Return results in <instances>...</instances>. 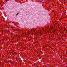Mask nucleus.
I'll list each match as a JSON object with an SVG mask.
<instances>
[{"mask_svg": "<svg viewBox=\"0 0 67 67\" xmlns=\"http://www.w3.org/2000/svg\"><path fill=\"white\" fill-rule=\"evenodd\" d=\"M44 1V0H40V1L41 2H42Z\"/></svg>", "mask_w": 67, "mask_h": 67, "instance_id": "obj_1", "label": "nucleus"}, {"mask_svg": "<svg viewBox=\"0 0 67 67\" xmlns=\"http://www.w3.org/2000/svg\"><path fill=\"white\" fill-rule=\"evenodd\" d=\"M18 14H19L18 13H17L16 14V15H18Z\"/></svg>", "mask_w": 67, "mask_h": 67, "instance_id": "obj_2", "label": "nucleus"}, {"mask_svg": "<svg viewBox=\"0 0 67 67\" xmlns=\"http://www.w3.org/2000/svg\"><path fill=\"white\" fill-rule=\"evenodd\" d=\"M8 0H6V2H7V1H8Z\"/></svg>", "mask_w": 67, "mask_h": 67, "instance_id": "obj_3", "label": "nucleus"}, {"mask_svg": "<svg viewBox=\"0 0 67 67\" xmlns=\"http://www.w3.org/2000/svg\"><path fill=\"white\" fill-rule=\"evenodd\" d=\"M15 57H16V56H17L16 55H15Z\"/></svg>", "mask_w": 67, "mask_h": 67, "instance_id": "obj_4", "label": "nucleus"}]
</instances>
